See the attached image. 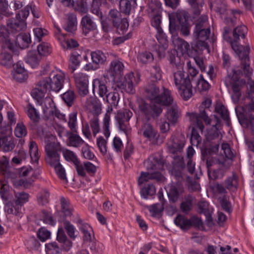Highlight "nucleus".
<instances>
[{"instance_id": "obj_1", "label": "nucleus", "mask_w": 254, "mask_h": 254, "mask_svg": "<svg viewBox=\"0 0 254 254\" xmlns=\"http://www.w3.org/2000/svg\"><path fill=\"white\" fill-rule=\"evenodd\" d=\"M157 83L149 81L144 87L146 97L150 101V104L142 99L138 101L139 110L147 121L158 118L163 111L161 105L172 102L171 91L164 87L160 88Z\"/></svg>"}, {"instance_id": "obj_2", "label": "nucleus", "mask_w": 254, "mask_h": 254, "mask_svg": "<svg viewBox=\"0 0 254 254\" xmlns=\"http://www.w3.org/2000/svg\"><path fill=\"white\" fill-rule=\"evenodd\" d=\"M247 33V27L240 25L234 28L232 38H228L230 41L231 48L241 60V64L245 76L250 80L253 69L250 67L249 53L250 47L249 44L242 46L239 44L240 38L244 39Z\"/></svg>"}, {"instance_id": "obj_3", "label": "nucleus", "mask_w": 254, "mask_h": 254, "mask_svg": "<svg viewBox=\"0 0 254 254\" xmlns=\"http://www.w3.org/2000/svg\"><path fill=\"white\" fill-rule=\"evenodd\" d=\"M246 99L249 102L245 107L237 106L235 111L240 124L246 127L250 126L254 133V96L248 93Z\"/></svg>"}, {"instance_id": "obj_4", "label": "nucleus", "mask_w": 254, "mask_h": 254, "mask_svg": "<svg viewBox=\"0 0 254 254\" xmlns=\"http://www.w3.org/2000/svg\"><path fill=\"white\" fill-rule=\"evenodd\" d=\"M164 163L161 161L155 160L154 162L148 161L146 162V167L148 172H141L138 180L139 185L149 180H155L157 182L163 183L165 181V177L159 171L163 170Z\"/></svg>"}, {"instance_id": "obj_5", "label": "nucleus", "mask_w": 254, "mask_h": 254, "mask_svg": "<svg viewBox=\"0 0 254 254\" xmlns=\"http://www.w3.org/2000/svg\"><path fill=\"white\" fill-rule=\"evenodd\" d=\"M30 8H24L16 15L15 18L9 19L7 26L9 31L15 34L24 31L27 27L25 20L29 14Z\"/></svg>"}, {"instance_id": "obj_6", "label": "nucleus", "mask_w": 254, "mask_h": 254, "mask_svg": "<svg viewBox=\"0 0 254 254\" xmlns=\"http://www.w3.org/2000/svg\"><path fill=\"white\" fill-rule=\"evenodd\" d=\"M242 74L243 72L241 70L233 69L232 72L229 73L227 75V78L231 80L230 83L234 92L232 98L235 103L238 102L241 96L240 92L241 87L246 83L244 79H240V76Z\"/></svg>"}, {"instance_id": "obj_7", "label": "nucleus", "mask_w": 254, "mask_h": 254, "mask_svg": "<svg viewBox=\"0 0 254 254\" xmlns=\"http://www.w3.org/2000/svg\"><path fill=\"white\" fill-rule=\"evenodd\" d=\"M174 222L183 230H188L191 226L200 230L204 229L202 220L196 216H192L188 219L183 215H179L175 219Z\"/></svg>"}, {"instance_id": "obj_8", "label": "nucleus", "mask_w": 254, "mask_h": 254, "mask_svg": "<svg viewBox=\"0 0 254 254\" xmlns=\"http://www.w3.org/2000/svg\"><path fill=\"white\" fill-rule=\"evenodd\" d=\"M207 112L208 111L206 110H199L198 114L196 113H187V116L189 117L191 124L202 132L204 128L202 121L206 125H210L211 122V120L208 116Z\"/></svg>"}, {"instance_id": "obj_9", "label": "nucleus", "mask_w": 254, "mask_h": 254, "mask_svg": "<svg viewBox=\"0 0 254 254\" xmlns=\"http://www.w3.org/2000/svg\"><path fill=\"white\" fill-rule=\"evenodd\" d=\"M139 81L140 75L138 73L135 76L133 73L130 72L125 75L124 80L118 86L127 93L133 94L135 92L134 86Z\"/></svg>"}, {"instance_id": "obj_10", "label": "nucleus", "mask_w": 254, "mask_h": 254, "mask_svg": "<svg viewBox=\"0 0 254 254\" xmlns=\"http://www.w3.org/2000/svg\"><path fill=\"white\" fill-rule=\"evenodd\" d=\"M169 30L171 33L179 30V24L188 22V13L184 10L178 11L176 14H169Z\"/></svg>"}, {"instance_id": "obj_11", "label": "nucleus", "mask_w": 254, "mask_h": 254, "mask_svg": "<svg viewBox=\"0 0 254 254\" xmlns=\"http://www.w3.org/2000/svg\"><path fill=\"white\" fill-rule=\"evenodd\" d=\"M74 79L79 95L81 97L86 96L89 93L88 76L79 73L74 75Z\"/></svg>"}, {"instance_id": "obj_12", "label": "nucleus", "mask_w": 254, "mask_h": 254, "mask_svg": "<svg viewBox=\"0 0 254 254\" xmlns=\"http://www.w3.org/2000/svg\"><path fill=\"white\" fill-rule=\"evenodd\" d=\"M64 75V73L60 71H53L50 74L48 77V80L52 91L57 92L61 89L63 86Z\"/></svg>"}, {"instance_id": "obj_13", "label": "nucleus", "mask_w": 254, "mask_h": 254, "mask_svg": "<svg viewBox=\"0 0 254 254\" xmlns=\"http://www.w3.org/2000/svg\"><path fill=\"white\" fill-rule=\"evenodd\" d=\"M162 106H168L167 110L166 113V117L168 121L171 124H175L181 116V111L174 101L172 97V102L167 105H162Z\"/></svg>"}, {"instance_id": "obj_14", "label": "nucleus", "mask_w": 254, "mask_h": 254, "mask_svg": "<svg viewBox=\"0 0 254 254\" xmlns=\"http://www.w3.org/2000/svg\"><path fill=\"white\" fill-rule=\"evenodd\" d=\"M61 147L58 143L54 142L48 143L45 146V151L47 155V161L50 163H55L56 161H60Z\"/></svg>"}, {"instance_id": "obj_15", "label": "nucleus", "mask_w": 254, "mask_h": 254, "mask_svg": "<svg viewBox=\"0 0 254 254\" xmlns=\"http://www.w3.org/2000/svg\"><path fill=\"white\" fill-rule=\"evenodd\" d=\"M91 57L93 64H86L85 68L86 70H96L99 67L100 64H103L106 61L107 57L101 51L97 50L91 53Z\"/></svg>"}, {"instance_id": "obj_16", "label": "nucleus", "mask_w": 254, "mask_h": 254, "mask_svg": "<svg viewBox=\"0 0 254 254\" xmlns=\"http://www.w3.org/2000/svg\"><path fill=\"white\" fill-rule=\"evenodd\" d=\"M185 143V138L183 135L172 137L171 143L168 144V149L170 153L178 154L181 153Z\"/></svg>"}, {"instance_id": "obj_17", "label": "nucleus", "mask_w": 254, "mask_h": 254, "mask_svg": "<svg viewBox=\"0 0 254 254\" xmlns=\"http://www.w3.org/2000/svg\"><path fill=\"white\" fill-rule=\"evenodd\" d=\"M9 31L5 26L0 25V44L1 47L8 48L11 52H15L16 51V47L11 42V39L9 38L8 34Z\"/></svg>"}, {"instance_id": "obj_18", "label": "nucleus", "mask_w": 254, "mask_h": 254, "mask_svg": "<svg viewBox=\"0 0 254 254\" xmlns=\"http://www.w3.org/2000/svg\"><path fill=\"white\" fill-rule=\"evenodd\" d=\"M92 92L94 95L96 93L103 99L109 92L105 82L99 78L93 79L92 81Z\"/></svg>"}, {"instance_id": "obj_19", "label": "nucleus", "mask_w": 254, "mask_h": 254, "mask_svg": "<svg viewBox=\"0 0 254 254\" xmlns=\"http://www.w3.org/2000/svg\"><path fill=\"white\" fill-rule=\"evenodd\" d=\"M31 42L30 35L29 33H20L18 34L16 37L15 44L13 43L16 47V51L12 53L15 55H18V49H22L29 47Z\"/></svg>"}, {"instance_id": "obj_20", "label": "nucleus", "mask_w": 254, "mask_h": 254, "mask_svg": "<svg viewBox=\"0 0 254 254\" xmlns=\"http://www.w3.org/2000/svg\"><path fill=\"white\" fill-rule=\"evenodd\" d=\"M206 164L207 168L208 177L212 180L217 178V177L215 175V171H213L212 174L210 173V168L213 165L218 164L219 169L222 170H227L228 168V166H225V161H221L216 158L211 156L208 157L206 158Z\"/></svg>"}, {"instance_id": "obj_21", "label": "nucleus", "mask_w": 254, "mask_h": 254, "mask_svg": "<svg viewBox=\"0 0 254 254\" xmlns=\"http://www.w3.org/2000/svg\"><path fill=\"white\" fill-rule=\"evenodd\" d=\"M13 66V69L11 71L13 78L20 82L25 80L28 77V74L22 64L19 62L14 64Z\"/></svg>"}, {"instance_id": "obj_22", "label": "nucleus", "mask_w": 254, "mask_h": 254, "mask_svg": "<svg viewBox=\"0 0 254 254\" xmlns=\"http://www.w3.org/2000/svg\"><path fill=\"white\" fill-rule=\"evenodd\" d=\"M85 106L91 110L95 116H98L101 112V104L95 97L90 96L87 98L85 102Z\"/></svg>"}, {"instance_id": "obj_23", "label": "nucleus", "mask_w": 254, "mask_h": 254, "mask_svg": "<svg viewBox=\"0 0 254 254\" xmlns=\"http://www.w3.org/2000/svg\"><path fill=\"white\" fill-rule=\"evenodd\" d=\"M174 80L177 89H180L182 86L191 82L189 75L182 70H178L174 73Z\"/></svg>"}, {"instance_id": "obj_24", "label": "nucleus", "mask_w": 254, "mask_h": 254, "mask_svg": "<svg viewBox=\"0 0 254 254\" xmlns=\"http://www.w3.org/2000/svg\"><path fill=\"white\" fill-rule=\"evenodd\" d=\"M50 83L48 80V77L40 80L36 84L35 89L32 91L33 94L36 93L38 97H41L44 93L51 91Z\"/></svg>"}, {"instance_id": "obj_25", "label": "nucleus", "mask_w": 254, "mask_h": 254, "mask_svg": "<svg viewBox=\"0 0 254 254\" xmlns=\"http://www.w3.org/2000/svg\"><path fill=\"white\" fill-rule=\"evenodd\" d=\"M81 25L82 27L83 32L85 35H86L91 31L95 30L97 28L95 22L87 15L84 16L82 18Z\"/></svg>"}, {"instance_id": "obj_26", "label": "nucleus", "mask_w": 254, "mask_h": 254, "mask_svg": "<svg viewBox=\"0 0 254 254\" xmlns=\"http://www.w3.org/2000/svg\"><path fill=\"white\" fill-rule=\"evenodd\" d=\"M57 240L61 244V247L64 251H68L71 248L72 242L68 240L62 228H59L57 233Z\"/></svg>"}, {"instance_id": "obj_27", "label": "nucleus", "mask_w": 254, "mask_h": 254, "mask_svg": "<svg viewBox=\"0 0 254 254\" xmlns=\"http://www.w3.org/2000/svg\"><path fill=\"white\" fill-rule=\"evenodd\" d=\"M173 43L177 48L178 53H180L182 55L185 54L190 55V45L184 40L177 37L174 39Z\"/></svg>"}, {"instance_id": "obj_28", "label": "nucleus", "mask_w": 254, "mask_h": 254, "mask_svg": "<svg viewBox=\"0 0 254 254\" xmlns=\"http://www.w3.org/2000/svg\"><path fill=\"white\" fill-rule=\"evenodd\" d=\"M1 52L0 53V64L6 67H10L13 65V61L11 55L7 50L8 48L1 47Z\"/></svg>"}, {"instance_id": "obj_29", "label": "nucleus", "mask_w": 254, "mask_h": 254, "mask_svg": "<svg viewBox=\"0 0 254 254\" xmlns=\"http://www.w3.org/2000/svg\"><path fill=\"white\" fill-rule=\"evenodd\" d=\"M147 12L149 16H154L161 14V4L158 0H152L148 3Z\"/></svg>"}, {"instance_id": "obj_30", "label": "nucleus", "mask_w": 254, "mask_h": 254, "mask_svg": "<svg viewBox=\"0 0 254 254\" xmlns=\"http://www.w3.org/2000/svg\"><path fill=\"white\" fill-rule=\"evenodd\" d=\"M41 56L36 51H29L25 58V62L32 68L36 67L39 64Z\"/></svg>"}, {"instance_id": "obj_31", "label": "nucleus", "mask_w": 254, "mask_h": 254, "mask_svg": "<svg viewBox=\"0 0 254 254\" xmlns=\"http://www.w3.org/2000/svg\"><path fill=\"white\" fill-rule=\"evenodd\" d=\"M41 105L42 106L43 112L45 114L51 115L53 112L56 106L54 103L53 99L50 97H46L44 98L41 103Z\"/></svg>"}, {"instance_id": "obj_32", "label": "nucleus", "mask_w": 254, "mask_h": 254, "mask_svg": "<svg viewBox=\"0 0 254 254\" xmlns=\"http://www.w3.org/2000/svg\"><path fill=\"white\" fill-rule=\"evenodd\" d=\"M210 35V30L207 27L199 30H194L193 36L195 39H198L203 40H208L210 42L214 43L215 39L212 38L209 39Z\"/></svg>"}, {"instance_id": "obj_33", "label": "nucleus", "mask_w": 254, "mask_h": 254, "mask_svg": "<svg viewBox=\"0 0 254 254\" xmlns=\"http://www.w3.org/2000/svg\"><path fill=\"white\" fill-rule=\"evenodd\" d=\"M124 65L119 60H114L110 64V70L111 75L113 76L121 75L124 70Z\"/></svg>"}, {"instance_id": "obj_34", "label": "nucleus", "mask_w": 254, "mask_h": 254, "mask_svg": "<svg viewBox=\"0 0 254 254\" xmlns=\"http://www.w3.org/2000/svg\"><path fill=\"white\" fill-rule=\"evenodd\" d=\"M140 133H142L144 137L149 139H152L155 137L156 131L153 128L152 126L148 123H144L140 130Z\"/></svg>"}, {"instance_id": "obj_35", "label": "nucleus", "mask_w": 254, "mask_h": 254, "mask_svg": "<svg viewBox=\"0 0 254 254\" xmlns=\"http://www.w3.org/2000/svg\"><path fill=\"white\" fill-rule=\"evenodd\" d=\"M215 111L218 113L223 120L226 122L227 125H230V117L228 110L220 102H217L215 105Z\"/></svg>"}, {"instance_id": "obj_36", "label": "nucleus", "mask_w": 254, "mask_h": 254, "mask_svg": "<svg viewBox=\"0 0 254 254\" xmlns=\"http://www.w3.org/2000/svg\"><path fill=\"white\" fill-rule=\"evenodd\" d=\"M77 29L76 15L74 13H68L67 15V25L65 30L70 33H73Z\"/></svg>"}, {"instance_id": "obj_37", "label": "nucleus", "mask_w": 254, "mask_h": 254, "mask_svg": "<svg viewBox=\"0 0 254 254\" xmlns=\"http://www.w3.org/2000/svg\"><path fill=\"white\" fill-rule=\"evenodd\" d=\"M28 117L34 124H37L40 120V115L37 110L33 106L29 104L27 107Z\"/></svg>"}, {"instance_id": "obj_38", "label": "nucleus", "mask_w": 254, "mask_h": 254, "mask_svg": "<svg viewBox=\"0 0 254 254\" xmlns=\"http://www.w3.org/2000/svg\"><path fill=\"white\" fill-rule=\"evenodd\" d=\"M150 78L149 81L157 82L162 78V70L159 64H156L150 69Z\"/></svg>"}, {"instance_id": "obj_39", "label": "nucleus", "mask_w": 254, "mask_h": 254, "mask_svg": "<svg viewBox=\"0 0 254 254\" xmlns=\"http://www.w3.org/2000/svg\"><path fill=\"white\" fill-rule=\"evenodd\" d=\"M78 223L80 225L79 229L84 234V239L86 241L91 240V231H92L91 227L87 224L83 223L81 219L78 220Z\"/></svg>"}, {"instance_id": "obj_40", "label": "nucleus", "mask_w": 254, "mask_h": 254, "mask_svg": "<svg viewBox=\"0 0 254 254\" xmlns=\"http://www.w3.org/2000/svg\"><path fill=\"white\" fill-rule=\"evenodd\" d=\"M120 100L119 94L116 92H108L103 100L106 101L111 107L116 108Z\"/></svg>"}, {"instance_id": "obj_41", "label": "nucleus", "mask_w": 254, "mask_h": 254, "mask_svg": "<svg viewBox=\"0 0 254 254\" xmlns=\"http://www.w3.org/2000/svg\"><path fill=\"white\" fill-rule=\"evenodd\" d=\"M179 91V94L184 98L187 100L190 98L192 95V85L191 82L185 84L180 89H178Z\"/></svg>"}, {"instance_id": "obj_42", "label": "nucleus", "mask_w": 254, "mask_h": 254, "mask_svg": "<svg viewBox=\"0 0 254 254\" xmlns=\"http://www.w3.org/2000/svg\"><path fill=\"white\" fill-rule=\"evenodd\" d=\"M29 153L31 161L34 163H38L40 155L38 152L37 145L36 142L33 141H31L30 142Z\"/></svg>"}, {"instance_id": "obj_43", "label": "nucleus", "mask_w": 254, "mask_h": 254, "mask_svg": "<svg viewBox=\"0 0 254 254\" xmlns=\"http://www.w3.org/2000/svg\"><path fill=\"white\" fill-rule=\"evenodd\" d=\"M1 146L4 151L9 152L13 149L15 144L12 139L2 137L0 138V147Z\"/></svg>"}, {"instance_id": "obj_44", "label": "nucleus", "mask_w": 254, "mask_h": 254, "mask_svg": "<svg viewBox=\"0 0 254 254\" xmlns=\"http://www.w3.org/2000/svg\"><path fill=\"white\" fill-rule=\"evenodd\" d=\"M60 161H56L55 163H50V165L54 167L59 177L62 180L67 182V179L64 168L59 162Z\"/></svg>"}, {"instance_id": "obj_45", "label": "nucleus", "mask_w": 254, "mask_h": 254, "mask_svg": "<svg viewBox=\"0 0 254 254\" xmlns=\"http://www.w3.org/2000/svg\"><path fill=\"white\" fill-rule=\"evenodd\" d=\"M137 61L143 64H146L151 62L154 60V57L152 54L149 52H144L140 53L137 56Z\"/></svg>"}, {"instance_id": "obj_46", "label": "nucleus", "mask_w": 254, "mask_h": 254, "mask_svg": "<svg viewBox=\"0 0 254 254\" xmlns=\"http://www.w3.org/2000/svg\"><path fill=\"white\" fill-rule=\"evenodd\" d=\"M9 189V186L6 182L0 181V195L3 200H7L8 199Z\"/></svg>"}, {"instance_id": "obj_47", "label": "nucleus", "mask_w": 254, "mask_h": 254, "mask_svg": "<svg viewBox=\"0 0 254 254\" xmlns=\"http://www.w3.org/2000/svg\"><path fill=\"white\" fill-rule=\"evenodd\" d=\"M132 115V113L128 109L120 111L118 112L116 119L118 122L125 121L128 122Z\"/></svg>"}, {"instance_id": "obj_48", "label": "nucleus", "mask_w": 254, "mask_h": 254, "mask_svg": "<svg viewBox=\"0 0 254 254\" xmlns=\"http://www.w3.org/2000/svg\"><path fill=\"white\" fill-rule=\"evenodd\" d=\"M109 18L114 26H117L120 22L121 21V14L116 9H111L109 13Z\"/></svg>"}, {"instance_id": "obj_49", "label": "nucleus", "mask_w": 254, "mask_h": 254, "mask_svg": "<svg viewBox=\"0 0 254 254\" xmlns=\"http://www.w3.org/2000/svg\"><path fill=\"white\" fill-rule=\"evenodd\" d=\"M50 193L48 190H43L37 197L38 203L42 206L46 205L49 202Z\"/></svg>"}, {"instance_id": "obj_50", "label": "nucleus", "mask_w": 254, "mask_h": 254, "mask_svg": "<svg viewBox=\"0 0 254 254\" xmlns=\"http://www.w3.org/2000/svg\"><path fill=\"white\" fill-rule=\"evenodd\" d=\"M68 140L70 145L74 147H78L82 145L84 141L80 137L73 133H70L68 136Z\"/></svg>"}, {"instance_id": "obj_51", "label": "nucleus", "mask_w": 254, "mask_h": 254, "mask_svg": "<svg viewBox=\"0 0 254 254\" xmlns=\"http://www.w3.org/2000/svg\"><path fill=\"white\" fill-rule=\"evenodd\" d=\"M198 211L200 213H204L206 216L208 225L212 223V219L210 218L209 211L208 210V205L206 202H201L198 203Z\"/></svg>"}, {"instance_id": "obj_52", "label": "nucleus", "mask_w": 254, "mask_h": 254, "mask_svg": "<svg viewBox=\"0 0 254 254\" xmlns=\"http://www.w3.org/2000/svg\"><path fill=\"white\" fill-rule=\"evenodd\" d=\"M16 200L15 203L17 205L20 206L28 202L29 195L27 193L22 191L15 194Z\"/></svg>"}, {"instance_id": "obj_53", "label": "nucleus", "mask_w": 254, "mask_h": 254, "mask_svg": "<svg viewBox=\"0 0 254 254\" xmlns=\"http://www.w3.org/2000/svg\"><path fill=\"white\" fill-rule=\"evenodd\" d=\"M156 189L153 185H148L140 190L141 195L145 199L147 198L148 196L154 195Z\"/></svg>"}, {"instance_id": "obj_54", "label": "nucleus", "mask_w": 254, "mask_h": 254, "mask_svg": "<svg viewBox=\"0 0 254 254\" xmlns=\"http://www.w3.org/2000/svg\"><path fill=\"white\" fill-rule=\"evenodd\" d=\"M46 254H62L61 250L56 242L46 245Z\"/></svg>"}, {"instance_id": "obj_55", "label": "nucleus", "mask_w": 254, "mask_h": 254, "mask_svg": "<svg viewBox=\"0 0 254 254\" xmlns=\"http://www.w3.org/2000/svg\"><path fill=\"white\" fill-rule=\"evenodd\" d=\"M80 55L77 52H73L70 57V62L72 64L69 65V67L74 71L80 64Z\"/></svg>"}, {"instance_id": "obj_56", "label": "nucleus", "mask_w": 254, "mask_h": 254, "mask_svg": "<svg viewBox=\"0 0 254 254\" xmlns=\"http://www.w3.org/2000/svg\"><path fill=\"white\" fill-rule=\"evenodd\" d=\"M62 98L68 106H71L73 104L75 95L73 91L68 90L63 94Z\"/></svg>"}, {"instance_id": "obj_57", "label": "nucleus", "mask_w": 254, "mask_h": 254, "mask_svg": "<svg viewBox=\"0 0 254 254\" xmlns=\"http://www.w3.org/2000/svg\"><path fill=\"white\" fill-rule=\"evenodd\" d=\"M196 39L197 40L195 42V43L192 45V50H193L196 53H198L199 51H202L208 48V43L205 41L206 40L198 39Z\"/></svg>"}, {"instance_id": "obj_58", "label": "nucleus", "mask_w": 254, "mask_h": 254, "mask_svg": "<svg viewBox=\"0 0 254 254\" xmlns=\"http://www.w3.org/2000/svg\"><path fill=\"white\" fill-rule=\"evenodd\" d=\"M14 132L16 137L21 138L26 135L27 128L22 123H18L16 125Z\"/></svg>"}, {"instance_id": "obj_59", "label": "nucleus", "mask_w": 254, "mask_h": 254, "mask_svg": "<svg viewBox=\"0 0 254 254\" xmlns=\"http://www.w3.org/2000/svg\"><path fill=\"white\" fill-rule=\"evenodd\" d=\"M226 188L231 190H235L238 186L237 179L235 176L233 175L227 178L225 181Z\"/></svg>"}, {"instance_id": "obj_60", "label": "nucleus", "mask_w": 254, "mask_h": 254, "mask_svg": "<svg viewBox=\"0 0 254 254\" xmlns=\"http://www.w3.org/2000/svg\"><path fill=\"white\" fill-rule=\"evenodd\" d=\"M151 18V23L153 27H155L159 34L163 33V30L160 27L161 22V14L154 16H149Z\"/></svg>"}, {"instance_id": "obj_61", "label": "nucleus", "mask_w": 254, "mask_h": 254, "mask_svg": "<svg viewBox=\"0 0 254 254\" xmlns=\"http://www.w3.org/2000/svg\"><path fill=\"white\" fill-rule=\"evenodd\" d=\"M37 51L40 56H47L50 54L51 52V48L50 45L47 43H42L37 47Z\"/></svg>"}, {"instance_id": "obj_62", "label": "nucleus", "mask_w": 254, "mask_h": 254, "mask_svg": "<svg viewBox=\"0 0 254 254\" xmlns=\"http://www.w3.org/2000/svg\"><path fill=\"white\" fill-rule=\"evenodd\" d=\"M101 5V0H93L91 8V11L92 13L96 14L101 18L102 17V14L100 8Z\"/></svg>"}, {"instance_id": "obj_63", "label": "nucleus", "mask_w": 254, "mask_h": 254, "mask_svg": "<svg viewBox=\"0 0 254 254\" xmlns=\"http://www.w3.org/2000/svg\"><path fill=\"white\" fill-rule=\"evenodd\" d=\"M207 16L205 15H201L199 17V18L195 22V27L194 30H199L207 28L206 27L207 24Z\"/></svg>"}, {"instance_id": "obj_64", "label": "nucleus", "mask_w": 254, "mask_h": 254, "mask_svg": "<svg viewBox=\"0 0 254 254\" xmlns=\"http://www.w3.org/2000/svg\"><path fill=\"white\" fill-rule=\"evenodd\" d=\"M147 208L153 217H155L159 215L164 209L163 204L158 203L147 206Z\"/></svg>"}]
</instances>
